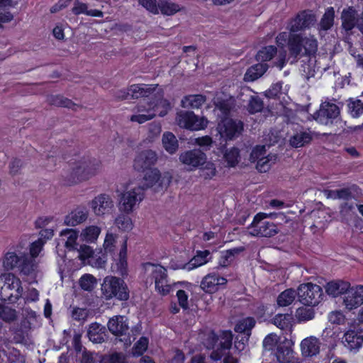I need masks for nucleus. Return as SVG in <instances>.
<instances>
[{
  "label": "nucleus",
  "mask_w": 363,
  "mask_h": 363,
  "mask_svg": "<svg viewBox=\"0 0 363 363\" xmlns=\"http://www.w3.org/2000/svg\"><path fill=\"white\" fill-rule=\"evenodd\" d=\"M159 106H162L164 108V111L159 113L160 116H164L170 108V103L165 99H154L150 101H146L145 99L143 101H140L137 105L136 108L138 112L145 111L147 113L133 115L130 117V121L142 124L151 120L156 116Z\"/></svg>",
  "instance_id": "7ed1b4c3"
},
{
  "label": "nucleus",
  "mask_w": 363,
  "mask_h": 363,
  "mask_svg": "<svg viewBox=\"0 0 363 363\" xmlns=\"http://www.w3.org/2000/svg\"><path fill=\"white\" fill-rule=\"evenodd\" d=\"M296 315L299 322H306L315 318V311L313 308L301 307L296 310Z\"/></svg>",
  "instance_id": "6e6d98bb"
},
{
  "label": "nucleus",
  "mask_w": 363,
  "mask_h": 363,
  "mask_svg": "<svg viewBox=\"0 0 363 363\" xmlns=\"http://www.w3.org/2000/svg\"><path fill=\"white\" fill-rule=\"evenodd\" d=\"M277 53V48L274 45H267L262 47L257 53L255 58L257 61L266 63L272 60Z\"/></svg>",
  "instance_id": "f704fd0d"
},
{
  "label": "nucleus",
  "mask_w": 363,
  "mask_h": 363,
  "mask_svg": "<svg viewBox=\"0 0 363 363\" xmlns=\"http://www.w3.org/2000/svg\"><path fill=\"white\" fill-rule=\"evenodd\" d=\"M176 296L178 299L179 305L184 310H186L189 308V303L188 298L189 296L187 293L184 289H179L177 291Z\"/></svg>",
  "instance_id": "338daca9"
},
{
  "label": "nucleus",
  "mask_w": 363,
  "mask_h": 363,
  "mask_svg": "<svg viewBox=\"0 0 363 363\" xmlns=\"http://www.w3.org/2000/svg\"><path fill=\"white\" fill-rule=\"evenodd\" d=\"M297 295V292L293 289H287L282 291L277 297V302L279 306H288L291 305Z\"/></svg>",
  "instance_id": "79ce46f5"
},
{
  "label": "nucleus",
  "mask_w": 363,
  "mask_h": 363,
  "mask_svg": "<svg viewBox=\"0 0 363 363\" xmlns=\"http://www.w3.org/2000/svg\"><path fill=\"white\" fill-rule=\"evenodd\" d=\"M301 351L306 357H313L318 354L320 352V347L315 340L304 339L301 343Z\"/></svg>",
  "instance_id": "c9c22d12"
},
{
  "label": "nucleus",
  "mask_w": 363,
  "mask_h": 363,
  "mask_svg": "<svg viewBox=\"0 0 363 363\" xmlns=\"http://www.w3.org/2000/svg\"><path fill=\"white\" fill-rule=\"evenodd\" d=\"M343 343L350 351L356 352L363 344V330H349L344 335Z\"/></svg>",
  "instance_id": "aec40b11"
},
{
  "label": "nucleus",
  "mask_w": 363,
  "mask_h": 363,
  "mask_svg": "<svg viewBox=\"0 0 363 363\" xmlns=\"http://www.w3.org/2000/svg\"><path fill=\"white\" fill-rule=\"evenodd\" d=\"M35 268L36 264L35 259L26 253H21V262L17 268L20 273L26 276H29L35 272Z\"/></svg>",
  "instance_id": "c756f323"
},
{
  "label": "nucleus",
  "mask_w": 363,
  "mask_h": 363,
  "mask_svg": "<svg viewBox=\"0 0 363 363\" xmlns=\"http://www.w3.org/2000/svg\"><path fill=\"white\" fill-rule=\"evenodd\" d=\"M268 217L265 213H257L250 225L252 228L250 233L253 236L270 238L277 233V225L272 223L264 220Z\"/></svg>",
  "instance_id": "9b49d317"
},
{
  "label": "nucleus",
  "mask_w": 363,
  "mask_h": 363,
  "mask_svg": "<svg viewBox=\"0 0 363 363\" xmlns=\"http://www.w3.org/2000/svg\"><path fill=\"white\" fill-rule=\"evenodd\" d=\"M101 233V228L96 225H89L83 230L82 236L87 242H95Z\"/></svg>",
  "instance_id": "8fccbe9b"
},
{
  "label": "nucleus",
  "mask_w": 363,
  "mask_h": 363,
  "mask_svg": "<svg viewBox=\"0 0 363 363\" xmlns=\"http://www.w3.org/2000/svg\"><path fill=\"white\" fill-rule=\"evenodd\" d=\"M21 259V252L17 255L15 252H8L5 254L3 264L6 270L18 268Z\"/></svg>",
  "instance_id": "a19ab883"
},
{
  "label": "nucleus",
  "mask_w": 363,
  "mask_h": 363,
  "mask_svg": "<svg viewBox=\"0 0 363 363\" xmlns=\"http://www.w3.org/2000/svg\"><path fill=\"white\" fill-rule=\"evenodd\" d=\"M148 344L149 340L147 337H140L132 348L133 356L135 357L143 356L148 348Z\"/></svg>",
  "instance_id": "09e8293b"
},
{
  "label": "nucleus",
  "mask_w": 363,
  "mask_h": 363,
  "mask_svg": "<svg viewBox=\"0 0 363 363\" xmlns=\"http://www.w3.org/2000/svg\"><path fill=\"white\" fill-rule=\"evenodd\" d=\"M139 4L152 14L159 13V1L157 0H138Z\"/></svg>",
  "instance_id": "052dcab7"
},
{
  "label": "nucleus",
  "mask_w": 363,
  "mask_h": 363,
  "mask_svg": "<svg viewBox=\"0 0 363 363\" xmlns=\"http://www.w3.org/2000/svg\"><path fill=\"white\" fill-rule=\"evenodd\" d=\"M157 84H136L130 85L127 91H120L117 97L122 100L128 99V96H130V99H139L143 98V101L145 99L146 101H150L154 99H164L162 96H157L154 95V96L150 98V96L153 94L155 92Z\"/></svg>",
  "instance_id": "1a4fd4ad"
},
{
  "label": "nucleus",
  "mask_w": 363,
  "mask_h": 363,
  "mask_svg": "<svg viewBox=\"0 0 363 363\" xmlns=\"http://www.w3.org/2000/svg\"><path fill=\"white\" fill-rule=\"evenodd\" d=\"M297 20L301 22L303 30L309 28L315 21V16L309 11H302L297 14Z\"/></svg>",
  "instance_id": "4d7b16f0"
},
{
  "label": "nucleus",
  "mask_w": 363,
  "mask_h": 363,
  "mask_svg": "<svg viewBox=\"0 0 363 363\" xmlns=\"http://www.w3.org/2000/svg\"><path fill=\"white\" fill-rule=\"evenodd\" d=\"M266 154V148L264 145H256L252 150L250 154V157L254 160H258L257 164V169L262 172H266L265 166L268 162L266 160L262 162V160L264 159Z\"/></svg>",
  "instance_id": "473e14b6"
},
{
  "label": "nucleus",
  "mask_w": 363,
  "mask_h": 363,
  "mask_svg": "<svg viewBox=\"0 0 363 363\" xmlns=\"http://www.w3.org/2000/svg\"><path fill=\"white\" fill-rule=\"evenodd\" d=\"M159 12L163 15L172 16L180 11L177 4L169 2L168 0H159Z\"/></svg>",
  "instance_id": "49530a36"
},
{
  "label": "nucleus",
  "mask_w": 363,
  "mask_h": 363,
  "mask_svg": "<svg viewBox=\"0 0 363 363\" xmlns=\"http://www.w3.org/2000/svg\"><path fill=\"white\" fill-rule=\"evenodd\" d=\"M293 316L289 313H278L274 315L272 323L277 328L284 332L285 334H290L292 331Z\"/></svg>",
  "instance_id": "bb28decb"
},
{
  "label": "nucleus",
  "mask_w": 363,
  "mask_h": 363,
  "mask_svg": "<svg viewBox=\"0 0 363 363\" xmlns=\"http://www.w3.org/2000/svg\"><path fill=\"white\" fill-rule=\"evenodd\" d=\"M350 287L348 281L342 280L331 281L327 283L325 291L329 295L336 298L342 294H345Z\"/></svg>",
  "instance_id": "b1692460"
},
{
  "label": "nucleus",
  "mask_w": 363,
  "mask_h": 363,
  "mask_svg": "<svg viewBox=\"0 0 363 363\" xmlns=\"http://www.w3.org/2000/svg\"><path fill=\"white\" fill-rule=\"evenodd\" d=\"M44 244L45 241H43L41 238H39L38 240H35L31 243L30 247V255L32 258L34 259L38 256L43 249Z\"/></svg>",
  "instance_id": "0e129e2a"
},
{
  "label": "nucleus",
  "mask_w": 363,
  "mask_h": 363,
  "mask_svg": "<svg viewBox=\"0 0 363 363\" xmlns=\"http://www.w3.org/2000/svg\"><path fill=\"white\" fill-rule=\"evenodd\" d=\"M244 126L243 121L240 119L225 117L218 120L216 130L220 138L228 142L240 137L244 131Z\"/></svg>",
  "instance_id": "39448f33"
},
{
  "label": "nucleus",
  "mask_w": 363,
  "mask_h": 363,
  "mask_svg": "<svg viewBox=\"0 0 363 363\" xmlns=\"http://www.w3.org/2000/svg\"><path fill=\"white\" fill-rule=\"evenodd\" d=\"M345 315L342 313L340 311H332L328 315V320L329 321L335 325H341L343 324L345 322Z\"/></svg>",
  "instance_id": "774afa93"
},
{
  "label": "nucleus",
  "mask_w": 363,
  "mask_h": 363,
  "mask_svg": "<svg viewBox=\"0 0 363 363\" xmlns=\"http://www.w3.org/2000/svg\"><path fill=\"white\" fill-rule=\"evenodd\" d=\"M157 157L155 152L152 150H146L139 152L133 162V167L138 172H145L152 168L157 162Z\"/></svg>",
  "instance_id": "dca6fc26"
},
{
  "label": "nucleus",
  "mask_w": 363,
  "mask_h": 363,
  "mask_svg": "<svg viewBox=\"0 0 363 363\" xmlns=\"http://www.w3.org/2000/svg\"><path fill=\"white\" fill-rule=\"evenodd\" d=\"M150 278L155 282V290L161 295H167L171 289L168 284L167 270L163 266H155L151 272Z\"/></svg>",
  "instance_id": "4468645a"
},
{
  "label": "nucleus",
  "mask_w": 363,
  "mask_h": 363,
  "mask_svg": "<svg viewBox=\"0 0 363 363\" xmlns=\"http://www.w3.org/2000/svg\"><path fill=\"white\" fill-rule=\"evenodd\" d=\"M335 10L333 7L326 9L318 24L320 30H328L330 29L334 24Z\"/></svg>",
  "instance_id": "58836bf2"
},
{
  "label": "nucleus",
  "mask_w": 363,
  "mask_h": 363,
  "mask_svg": "<svg viewBox=\"0 0 363 363\" xmlns=\"http://www.w3.org/2000/svg\"><path fill=\"white\" fill-rule=\"evenodd\" d=\"M49 104L56 106L58 107L69 108L74 109L77 105L70 99L64 97L62 95H51L48 97Z\"/></svg>",
  "instance_id": "ea45409f"
},
{
  "label": "nucleus",
  "mask_w": 363,
  "mask_h": 363,
  "mask_svg": "<svg viewBox=\"0 0 363 363\" xmlns=\"http://www.w3.org/2000/svg\"><path fill=\"white\" fill-rule=\"evenodd\" d=\"M282 89V84L277 82L272 84L271 86L266 91L265 95L270 99H275L279 96Z\"/></svg>",
  "instance_id": "e2e57ef3"
},
{
  "label": "nucleus",
  "mask_w": 363,
  "mask_h": 363,
  "mask_svg": "<svg viewBox=\"0 0 363 363\" xmlns=\"http://www.w3.org/2000/svg\"><path fill=\"white\" fill-rule=\"evenodd\" d=\"M206 101V96L203 94H190L183 97L181 106L185 108L199 109Z\"/></svg>",
  "instance_id": "c85d7f7f"
},
{
  "label": "nucleus",
  "mask_w": 363,
  "mask_h": 363,
  "mask_svg": "<svg viewBox=\"0 0 363 363\" xmlns=\"http://www.w3.org/2000/svg\"><path fill=\"white\" fill-rule=\"evenodd\" d=\"M88 216V208L84 206H77L65 216L64 223L66 225L74 227L86 221Z\"/></svg>",
  "instance_id": "412c9836"
},
{
  "label": "nucleus",
  "mask_w": 363,
  "mask_h": 363,
  "mask_svg": "<svg viewBox=\"0 0 363 363\" xmlns=\"http://www.w3.org/2000/svg\"><path fill=\"white\" fill-rule=\"evenodd\" d=\"M210 255L208 250L198 251L196 255L190 259L186 267L188 270H192L208 262L207 257Z\"/></svg>",
  "instance_id": "e433bc0d"
},
{
  "label": "nucleus",
  "mask_w": 363,
  "mask_h": 363,
  "mask_svg": "<svg viewBox=\"0 0 363 363\" xmlns=\"http://www.w3.org/2000/svg\"><path fill=\"white\" fill-rule=\"evenodd\" d=\"M240 157V150L238 147H233L227 150L224 154L223 158L229 167H234L238 163Z\"/></svg>",
  "instance_id": "3c124183"
},
{
  "label": "nucleus",
  "mask_w": 363,
  "mask_h": 363,
  "mask_svg": "<svg viewBox=\"0 0 363 363\" xmlns=\"http://www.w3.org/2000/svg\"><path fill=\"white\" fill-rule=\"evenodd\" d=\"M53 220L52 216H43L39 217L35 222V228H40L39 233L40 238L43 241L52 239L54 235V230L52 228H45L46 225H48Z\"/></svg>",
  "instance_id": "cd10ccee"
},
{
  "label": "nucleus",
  "mask_w": 363,
  "mask_h": 363,
  "mask_svg": "<svg viewBox=\"0 0 363 363\" xmlns=\"http://www.w3.org/2000/svg\"><path fill=\"white\" fill-rule=\"evenodd\" d=\"M276 43L279 48H287L289 55L294 58L301 56L303 46V36L301 33L281 32L276 37Z\"/></svg>",
  "instance_id": "423d86ee"
},
{
  "label": "nucleus",
  "mask_w": 363,
  "mask_h": 363,
  "mask_svg": "<svg viewBox=\"0 0 363 363\" xmlns=\"http://www.w3.org/2000/svg\"><path fill=\"white\" fill-rule=\"evenodd\" d=\"M297 296L302 304L315 306L323 299L324 294L319 285L308 282L300 284Z\"/></svg>",
  "instance_id": "0eeeda50"
},
{
  "label": "nucleus",
  "mask_w": 363,
  "mask_h": 363,
  "mask_svg": "<svg viewBox=\"0 0 363 363\" xmlns=\"http://www.w3.org/2000/svg\"><path fill=\"white\" fill-rule=\"evenodd\" d=\"M115 224L122 231L128 232L133 229V223L131 218L128 216V214L121 213L119 214L116 220Z\"/></svg>",
  "instance_id": "c03bdc74"
},
{
  "label": "nucleus",
  "mask_w": 363,
  "mask_h": 363,
  "mask_svg": "<svg viewBox=\"0 0 363 363\" xmlns=\"http://www.w3.org/2000/svg\"><path fill=\"white\" fill-rule=\"evenodd\" d=\"M313 140V136L310 132L300 131L294 134L290 138V145L294 147H301L309 144Z\"/></svg>",
  "instance_id": "72a5a7b5"
},
{
  "label": "nucleus",
  "mask_w": 363,
  "mask_h": 363,
  "mask_svg": "<svg viewBox=\"0 0 363 363\" xmlns=\"http://www.w3.org/2000/svg\"><path fill=\"white\" fill-rule=\"evenodd\" d=\"M91 207L96 216H102L111 212L113 202L109 195L101 194L91 201Z\"/></svg>",
  "instance_id": "f3484780"
},
{
  "label": "nucleus",
  "mask_w": 363,
  "mask_h": 363,
  "mask_svg": "<svg viewBox=\"0 0 363 363\" xmlns=\"http://www.w3.org/2000/svg\"><path fill=\"white\" fill-rule=\"evenodd\" d=\"M348 112L353 118L363 114V102L360 99L350 98L347 103Z\"/></svg>",
  "instance_id": "a18cd8bd"
},
{
  "label": "nucleus",
  "mask_w": 363,
  "mask_h": 363,
  "mask_svg": "<svg viewBox=\"0 0 363 363\" xmlns=\"http://www.w3.org/2000/svg\"><path fill=\"white\" fill-rule=\"evenodd\" d=\"M256 321L253 317H247L240 320L235 326V331L245 333L250 331L255 325Z\"/></svg>",
  "instance_id": "603ef678"
},
{
  "label": "nucleus",
  "mask_w": 363,
  "mask_h": 363,
  "mask_svg": "<svg viewBox=\"0 0 363 363\" xmlns=\"http://www.w3.org/2000/svg\"><path fill=\"white\" fill-rule=\"evenodd\" d=\"M227 283L226 278L218 274L210 273L203 278L200 286L206 293L214 294L219 290L225 289Z\"/></svg>",
  "instance_id": "2eb2a0df"
},
{
  "label": "nucleus",
  "mask_w": 363,
  "mask_h": 363,
  "mask_svg": "<svg viewBox=\"0 0 363 363\" xmlns=\"http://www.w3.org/2000/svg\"><path fill=\"white\" fill-rule=\"evenodd\" d=\"M177 124L184 128L190 130H200L205 129L208 121L205 117H199L193 111H180L177 114Z\"/></svg>",
  "instance_id": "f8f14e48"
},
{
  "label": "nucleus",
  "mask_w": 363,
  "mask_h": 363,
  "mask_svg": "<svg viewBox=\"0 0 363 363\" xmlns=\"http://www.w3.org/2000/svg\"><path fill=\"white\" fill-rule=\"evenodd\" d=\"M101 291L107 300L115 298L118 301H127L130 297L126 283L123 279L116 277H106L101 284Z\"/></svg>",
  "instance_id": "20e7f679"
},
{
  "label": "nucleus",
  "mask_w": 363,
  "mask_h": 363,
  "mask_svg": "<svg viewBox=\"0 0 363 363\" xmlns=\"http://www.w3.org/2000/svg\"><path fill=\"white\" fill-rule=\"evenodd\" d=\"M75 164L70 173L62 179V185L72 186L89 179L97 174L101 162L96 158L86 155L75 162Z\"/></svg>",
  "instance_id": "f257e3e1"
},
{
  "label": "nucleus",
  "mask_w": 363,
  "mask_h": 363,
  "mask_svg": "<svg viewBox=\"0 0 363 363\" xmlns=\"http://www.w3.org/2000/svg\"><path fill=\"white\" fill-rule=\"evenodd\" d=\"M17 318L16 311L11 307L0 303V318L6 323H11Z\"/></svg>",
  "instance_id": "864d4df0"
},
{
  "label": "nucleus",
  "mask_w": 363,
  "mask_h": 363,
  "mask_svg": "<svg viewBox=\"0 0 363 363\" xmlns=\"http://www.w3.org/2000/svg\"><path fill=\"white\" fill-rule=\"evenodd\" d=\"M274 354L279 363H291L293 358V350L287 339L277 345Z\"/></svg>",
  "instance_id": "4be33fe9"
},
{
  "label": "nucleus",
  "mask_w": 363,
  "mask_h": 363,
  "mask_svg": "<svg viewBox=\"0 0 363 363\" xmlns=\"http://www.w3.org/2000/svg\"><path fill=\"white\" fill-rule=\"evenodd\" d=\"M340 114V110L335 104L325 101L323 102L319 110L316 111L313 117L315 121L321 125H332Z\"/></svg>",
  "instance_id": "ddd939ff"
},
{
  "label": "nucleus",
  "mask_w": 363,
  "mask_h": 363,
  "mask_svg": "<svg viewBox=\"0 0 363 363\" xmlns=\"http://www.w3.org/2000/svg\"><path fill=\"white\" fill-rule=\"evenodd\" d=\"M223 340L219 343V350H229L232 346L233 335L230 330L223 332Z\"/></svg>",
  "instance_id": "69168bd1"
},
{
  "label": "nucleus",
  "mask_w": 363,
  "mask_h": 363,
  "mask_svg": "<svg viewBox=\"0 0 363 363\" xmlns=\"http://www.w3.org/2000/svg\"><path fill=\"white\" fill-rule=\"evenodd\" d=\"M22 291L20 279L13 274H8L4 277V284L0 290V299L14 303L18 300Z\"/></svg>",
  "instance_id": "6e6552de"
},
{
  "label": "nucleus",
  "mask_w": 363,
  "mask_h": 363,
  "mask_svg": "<svg viewBox=\"0 0 363 363\" xmlns=\"http://www.w3.org/2000/svg\"><path fill=\"white\" fill-rule=\"evenodd\" d=\"M96 281V278L93 275L84 274L79 279V284L82 289L91 291L94 289Z\"/></svg>",
  "instance_id": "5fc2aeb1"
},
{
  "label": "nucleus",
  "mask_w": 363,
  "mask_h": 363,
  "mask_svg": "<svg viewBox=\"0 0 363 363\" xmlns=\"http://www.w3.org/2000/svg\"><path fill=\"white\" fill-rule=\"evenodd\" d=\"M357 12L353 6L344 9L341 14L342 27L346 31L352 30L357 25Z\"/></svg>",
  "instance_id": "393cba45"
},
{
  "label": "nucleus",
  "mask_w": 363,
  "mask_h": 363,
  "mask_svg": "<svg viewBox=\"0 0 363 363\" xmlns=\"http://www.w3.org/2000/svg\"><path fill=\"white\" fill-rule=\"evenodd\" d=\"M264 108L262 100L258 96H252L248 104V111L250 113L262 111Z\"/></svg>",
  "instance_id": "bf43d9fd"
},
{
  "label": "nucleus",
  "mask_w": 363,
  "mask_h": 363,
  "mask_svg": "<svg viewBox=\"0 0 363 363\" xmlns=\"http://www.w3.org/2000/svg\"><path fill=\"white\" fill-rule=\"evenodd\" d=\"M61 235H67L65 247L69 250H77L78 243V231L74 229H66L61 232Z\"/></svg>",
  "instance_id": "de8ad7c7"
},
{
  "label": "nucleus",
  "mask_w": 363,
  "mask_h": 363,
  "mask_svg": "<svg viewBox=\"0 0 363 363\" xmlns=\"http://www.w3.org/2000/svg\"><path fill=\"white\" fill-rule=\"evenodd\" d=\"M107 326L110 333L115 336L125 335L128 330V325L124 320L123 316L121 315L111 318Z\"/></svg>",
  "instance_id": "a878e982"
},
{
  "label": "nucleus",
  "mask_w": 363,
  "mask_h": 363,
  "mask_svg": "<svg viewBox=\"0 0 363 363\" xmlns=\"http://www.w3.org/2000/svg\"><path fill=\"white\" fill-rule=\"evenodd\" d=\"M79 252V258L82 262H85L86 259L91 260L94 258V252L93 249L86 245H79V248L77 249Z\"/></svg>",
  "instance_id": "13d9d810"
},
{
  "label": "nucleus",
  "mask_w": 363,
  "mask_h": 363,
  "mask_svg": "<svg viewBox=\"0 0 363 363\" xmlns=\"http://www.w3.org/2000/svg\"><path fill=\"white\" fill-rule=\"evenodd\" d=\"M145 198V188L138 186L130 191L121 194L119 201V210L129 214L133 212L135 206Z\"/></svg>",
  "instance_id": "9d476101"
},
{
  "label": "nucleus",
  "mask_w": 363,
  "mask_h": 363,
  "mask_svg": "<svg viewBox=\"0 0 363 363\" xmlns=\"http://www.w3.org/2000/svg\"><path fill=\"white\" fill-rule=\"evenodd\" d=\"M164 149L170 155L174 154L179 148V142L172 132H164L162 138Z\"/></svg>",
  "instance_id": "7c9ffc66"
},
{
  "label": "nucleus",
  "mask_w": 363,
  "mask_h": 363,
  "mask_svg": "<svg viewBox=\"0 0 363 363\" xmlns=\"http://www.w3.org/2000/svg\"><path fill=\"white\" fill-rule=\"evenodd\" d=\"M215 108L218 109L220 113L218 115V120L221 118L230 117L231 111L235 106L234 100L231 98H223L217 96L213 99Z\"/></svg>",
  "instance_id": "5701e85b"
},
{
  "label": "nucleus",
  "mask_w": 363,
  "mask_h": 363,
  "mask_svg": "<svg viewBox=\"0 0 363 363\" xmlns=\"http://www.w3.org/2000/svg\"><path fill=\"white\" fill-rule=\"evenodd\" d=\"M142 172L145 174L143 179L145 184L140 186L144 187L145 190L155 184L160 180L161 177L160 172L157 168H150L147 169L145 172Z\"/></svg>",
  "instance_id": "4c0bfd02"
},
{
  "label": "nucleus",
  "mask_w": 363,
  "mask_h": 363,
  "mask_svg": "<svg viewBox=\"0 0 363 363\" xmlns=\"http://www.w3.org/2000/svg\"><path fill=\"white\" fill-rule=\"evenodd\" d=\"M269 69L267 63L262 62L252 65L245 73V78L250 81H255L261 77Z\"/></svg>",
  "instance_id": "2f4dec72"
},
{
  "label": "nucleus",
  "mask_w": 363,
  "mask_h": 363,
  "mask_svg": "<svg viewBox=\"0 0 363 363\" xmlns=\"http://www.w3.org/2000/svg\"><path fill=\"white\" fill-rule=\"evenodd\" d=\"M345 308L350 311L357 308L363 304V286L352 287L345 293L344 297Z\"/></svg>",
  "instance_id": "6ab92c4d"
},
{
  "label": "nucleus",
  "mask_w": 363,
  "mask_h": 363,
  "mask_svg": "<svg viewBox=\"0 0 363 363\" xmlns=\"http://www.w3.org/2000/svg\"><path fill=\"white\" fill-rule=\"evenodd\" d=\"M206 159V154L199 149L187 150L179 155V160L183 164L194 168L203 165Z\"/></svg>",
  "instance_id": "a211bd4d"
},
{
  "label": "nucleus",
  "mask_w": 363,
  "mask_h": 363,
  "mask_svg": "<svg viewBox=\"0 0 363 363\" xmlns=\"http://www.w3.org/2000/svg\"><path fill=\"white\" fill-rule=\"evenodd\" d=\"M118 236L108 233L104 242V250L106 255H109L113 259L112 269L123 277L128 275L127 242L128 237L123 239L122 245L117 257H115L116 243Z\"/></svg>",
  "instance_id": "f03ea898"
},
{
  "label": "nucleus",
  "mask_w": 363,
  "mask_h": 363,
  "mask_svg": "<svg viewBox=\"0 0 363 363\" xmlns=\"http://www.w3.org/2000/svg\"><path fill=\"white\" fill-rule=\"evenodd\" d=\"M303 46L301 56H315L318 51V41L313 37H303Z\"/></svg>",
  "instance_id": "37998d69"
},
{
  "label": "nucleus",
  "mask_w": 363,
  "mask_h": 363,
  "mask_svg": "<svg viewBox=\"0 0 363 363\" xmlns=\"http://www.w3.org/2000/svg\"><path fill=\"white\" fill-rule=\"evenodd\" d=\"M102 363H127L125 356L121 352H113L106 358H104Z\"/></svg>",
  "instance_id": "680f3d73"
}]
</instances>
